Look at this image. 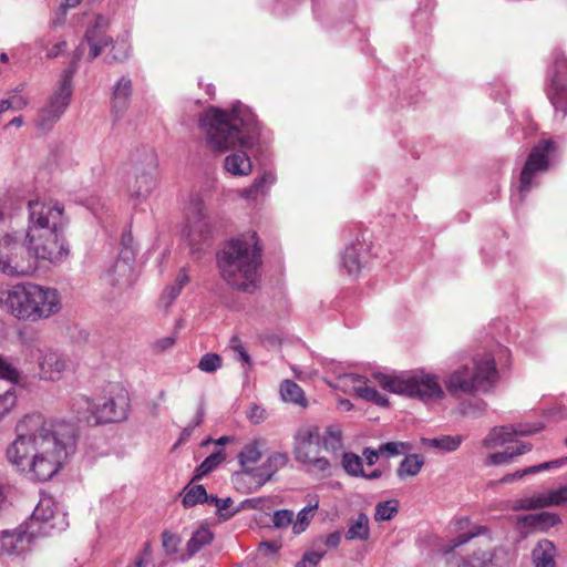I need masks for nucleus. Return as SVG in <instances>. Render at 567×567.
Masks as SVG:
<instances>
[{
    "label": "nucleus",
    "mask_w": 567,
    "mask_h": 567,
    "mask_svg": "<svg viewBox=\"0 0 567 567\" xmlns=\"http://www.w3.org/2000/svg\"><path fill=\"white\" fill-rule=\"evenodd\" d=\"M76 435L72 424L50 422L40 414L24 416L17 424V436L7 447L9 463L31 480L47 482L75 452Z\"/></svg>",
    "instance_id": "nucleus-1"
},
{
    "label": "nucleus",
    "mask_w": 567,
    "mask_h": 567,
    "mask_svg": "<svg viewBox=\"0 0 567 567\" xmlns=\"http://www.w3.org/2000/svg\"><path fill=\"white\" fill-rule=\"evenodd\" d=\"M199 127L205 132L208 144L219 152L236 146L251 147L260 132L255 114L239 102L233 105L230 112L208 109L199 117Z\"/></svg>",
    "instance_id": "nucleus-2"
},
{
    "label": "nucleus",
    "mask_w": 567,
    "mask_h": 567,
    "mask_svg": "<svg viewBox=\"0 0 567 567\" xmlns=\"http://www.w3.org/2000/svg\"><path fill=\"white\" fill-rule=\"evenodd\" d=\"M221 278L231 287L252 292L260 279L261 248L256 233L230 239L218 254Z\"/></svg>",
    "instance_id": "nucleus-3"
},
{
    "label": "nucleus",
    "mask_w": 567,
    "mask_h": 567,
    "mask_svg": "<svg viewBox=\"0 0 567 567\" xmlns=\"http://www.w3.org/2000/svg\"><path fill=\"white\" fill-rule=\"evenodd\" d=\"M0 305L14 318L31 322L48 319L61 308L56 289L32 282L1 290Z\"/></svg>",
    "instance_id": "nucleus-4"
},
{
    "label": "nucleus",
    "mask_w": 567,
    "mask_h": 567,
    "mask_svg": "<svg viewBox=\"0 0 567 567\" xmlns=\"http://www.w3.org/2000/svg\"><path fill=\"white\" fill-rule=\"evenodd\" d=\"M499 380L495 358L491 353L477 354L472 363L461 364L444 378V384L452 395H475L491 392Z\"/></svg>",
    "instance_id": "nucleus-5"
},
{
    "label": "nucleus",
    "mask_w": 567,
    "mask_h": 567,
    "mask_svg": "<svg viewBox=\"0 0 567 567\" xmlns=\"http://www.w3.org/2000/svg\"><path fill=\"white\" fill-rule=\"evenodd\" d=\"M372 379L385 391L394 394L417 398L422 401L442 399L444 391L435 374L424 371L399 374L373 373Z\"/></svg>",
    "instance_id": "nucleus-6"
},
{
    "label": "nucleus",
    "mask_w": 567,
    "mask_h": 567,
    "mask_svg": "<svg viewBox=\"0 0 567 567\" xmlns=\"http://www.w3.org/2000/svg\"><path fill=\"white\" fill-rule=\"evenodd\" d=\"M128 409V395L120 386L112 388L109 396L103 398L101 402L80 396L73 403L78 419L91 425L124 421L127 417Z\"/></svg>",
    "instance_id": "nucleus-7"
},
{
    "label": "nucleus",
    "mask_w": 567,
    "mask_h": 567,
    "mask_svg": "<svg viewBox=\"0 0 567 567\" xmlns=\"http://www.w3.org/2000/svg\"><path fill=\"white\" fill-rule=\"evenodd\" d=\"M320 432L315 424H302L293 434L292 452L295 460L305 465L308 473L323 477L330 472V462L319 456Z\"/></svg>",
    "instance_id": "nucleus-8"
},
{
    "label": "nucleus",
    "mask_w": 567,
    "mask_h": 567,
    "mask_svg": "<svg viewBox=\"0 0 567 567\" xmlns=\"http://www.w3.org/2000/svg\"><path fill=\"white\" fill-rule=\"evenodd\" d=\"M83 43L78 48L70 69L61 75L58 85L53 89L45 104L39 110L37 126L43 131L50 130L66 111L73 92L72 78L76 70V61L83 50Z\"/></svg>",
    "instance_id": "nucleus-9"
},
{
    "label": "nucleus",
    "mask_w": 567,
    "mask_h": 567,
    "mask_svg": "<svg viewBox=\"0 0 567 567\" xmlns=\"http://www.w3.org/2000/svg\"><path fill=\"white\" fill-rule=\"evenodd\" d=\"M157 167L158 161L153 152H146L143 159L134 162L126 181L127 194L134 205L146 200L156 188Z\"/></svg>",
    "instance_id": "nucleus-10"
},
{
    "label": "nucleus",
    "mask_w": 567,
    "mask_h": 567,
    "mask_svg": "<svg viewBox=\"0 0 567 567\" xmlns=\"http://www.w3.org/2000/svg\"><path fill=\"white\" fill-rule=\"evenodd\" d=\"M556 151L557 145L550 138H544L533 146L520 173L517 200L522 202L523 197L537 185L535 179L549 171Z\"/></svg>",
    "instance_id": "nucleus-11"
},
{
    "label": "nucleus",
    "mask_w": 567,
    "mask_h": 567,
    "mask_svg": "<svg viewBox=\"0 0 567 567\" xmlns=\"http://www.w3.org/2000/svg\"><path fill=\"white\" fill-rule=\"evenodd\" d=\"M29 536H49L62 532L69 526L66 514L49 495H42L31 517L24 523Z\"/></svg>",
    "instance_id": "nucleus-12"
},
{
    "label": "nucleus",
    "mask_w": 567,
    "mask_h": 567,
    "mask_svg": "<svg viewBox=\"0 0 567 567\" xmlns=\"http://www.w3.org/2000/svg\"><path fill=\"white\" fill-rule=\"evenodd\" d=\"M28 249L37 260H45L51 264L61 262L69 255L68 246L59 229L33 228L27 234Z\"/></svg>",
    "instance_id": "nucleus-13"
},
{
    "label": "nucleus",
    "mask_w": 567,
    "mask_h": 567,
    "mask_svg": "<svg viewBox=\"0 0 567 567\" xmlns=\"http://www.w3.org/2000/svg\"><path fill=\"white\" fill-rule=\"evenodd\" d=\"M287 462L288 456L286 453L275 452L261 466L235 473L233 482L237 489L252 493L264 486L278 468L285 466Z\"/></svg>",
    "instance_id": "nucleus-14"
},
{
    "label": "nucleus",
    "mask_w": 567,
    "mask_h": 567,
    "mask_svg": "<svg viewBox=\"0 0 567 567\" xmlns=\"http://www.w3.org/2000/svg\"><path fill=\"white\" fill-rule=\"evenodd\" d=\"M29 227L28 233L33 228L59 229L62 225L63 209L53 202L33 199L29 202Z\"/></svg>",
    "instance_id": "nucleus-15"
},
{
    "label": "nucleus",
    "mask_w": 567,
    "mask_h": 567,
    "mask_svg": "<svg viewBox=\"0 0 567 567\" xmlns=\"http://www.w3.org/2000/svg\"><path fill=\"white\" fill-rule=\"evenodd\" d=\"M547 95L557 112L563 117L567 115V62L565 59L556 60L549 71Z\"/></svg>",
    "instance_id": "nucleus-16"
},
{
    "label": "nucleus",
    "mask_w": 567,
    "mask_h": 567,
    "mask_svg": "<svg viewBox=\"0 0 567 567\" xmlns=\"http://www.w3.org/2000/svg\"><path fill=\"white\" fill-rule=\"evenodd\" d=\"M209 233V224L206 219L203 204L196 199L192 209L187 213L186 225L183 228V236L187 238L190 246L195 248L204 240Z\"/></svg>",
    "instance_id": "nucleus-17"
},
{
    "label": "nucleus",
    "mask_w": 567,
    "mask_h": 567,
    "mask_svg": "<svg viewBox=\"0 0 567 567\" xmlns=\"http://www.w3.org/2000/svg\"><path fill=\"white\" fill-rule=\"evenodd\" d=\"M133 95V81L122 75L112 86L110 107L113 121H120L130 107Z\"/></svg>",
    "instance_id": "nucleus-18"
},
{
    "label": "nucleus",
    "mask_w": 567,
    "mask_h": 567,
    "mask_svg": "<svg viewBox=\"0 0 567 567\" xmlns=\"http://www.w3.org/2000/svg\"><path fill=\"white\" fill-rule=\"evenodd\" d=\"M38 365L40 379L45 381H59L69 370L66 358L53 350L43 351L39 357Z\"/></svg>",
    "instance_id": "nucleus-19"
},
{
    "label": "nucleus",
    "mask_w": 567,
    "mask_h": 567,
    "mask_svg": "<svg viewBox=\"0 0 567 567\" xmlns=\"http://www.w3.org/2000/svg\"><path fill=\"white\" fill-rule=\"evenodd\" d=\"M34 537L29 536L25 525H21L19 530L0 532V555L21 554L25 551Z\"/></svg>",
    "instance_id": "nucleus-20"
},
{
    "label": "nucleus",
    "mask_w": 567,
    "mask_h": 567,
    "mask_svg": "<svg viewBox=\"0 0 567 567\" xmlns=\"http://www.w3.org/2000/svg\"><path fill=\"white\" fill-rule=\"evenodd\" d=\"M105 25L106 20L103 17H97L94 24L85 33V42L90 47L89 61L97 58L102 50L112 43V39L104 32Z\"/></svg>",
    "instance_id": "nucleus-21"
},
{
    "label": "nucleus",
    "mask_w": 567,
    "mask_h": 567,
    "mask_svg": "<svg viewBox=\"0 0 567 567\" xmlns=\"http://www.w3.org/2000/svg\"><path fill=\"white\" fill-rule=\"evenodd\" d=\"M532 430L515 429L514 426L493 427L483 440V446L486 449H496L514 441L517 435H527Z\"/></svg>",
    "instance_id": "nucleus-22"
},
{
    "label": "nucleus",
    "mask_w": 567,
    "mask_h": 567,
    "mask_svg": "<svg viewBox=\"0 0 567 567\" xmlns=\"http://www.w3.org/2000/svg\"><path fill=\"white\" fill-rule=\"evenodd\" d=\"M103 280L111 287L124 289L132 284V266L125 260H116L114 265L106 270Z\"/></svg>",
    "instance_id": "nucleus-23"
},
{
    "label": "nucleus",
    "mask_w": 567,
    "mask_h": 567,
    "mask_svg": "<svg viewBox=\"0 0 567 567\" xmlns=\"http://www.w3.org/2000/svg\"><path fill=\"white\" fill-rule=\"evenodd\" d=\"M266 447L267 441L262 437L254 439L252 441L245 444L237 455L238 462L241 466V471L252 470L254 467L249 466L260 461Z\"/></svg>",
    "instance_id": "nucleus-24"
},
{
    "label": "nucleus",
    "mask_w": 567,
    "mask_h": 567,
    "mask_svg": "<svg viewBox=\"0 0 567 567\" xmlns=\"http://www.w3.org/2000/svg\"><path fill=\"white\" fill-rule=\"evenodd\" d=\"M348 377L354 383L353 390L359 398L379 406H388V398L370 385L368 381L357 374H349Z\"/></svg>",
    "instance_id": "nucleus-25"
},
{
    "label": "nucleus",
    "mask_w": 567,
    "mask_h": 567,
    "mask_svg": "<svg viewBox=\"0 0 567 567\" xmlns=\"http://www.w3.org/2000/svg\"><path fill=\"white\" fill-rule=\"evenodd\" d=\"M371 537L370 518L365 513H359L348 520V528L344 538L348 542H368Z\"/></svg>",
    "instance_id": "nucleus-26"
},
{
    "label": "nucleus",
    "mask_w": 567,
    "mask_h": 567,
    "mask_svg": "<svg viewBox=\"0 0 567 567\" xmlns=\"http://www.w3.org/2000/svg\"><path fill=\"white\" fill-rule=\"evenodd\" d=\"M23 252H24L23 247L16 241L14 252L10 255V258L8 259V264H9V266H13V267L16 265L22 266V270H21V268H18V271L14 272V270L12 269L11 272H4L6 276H9V277L27 276V275L32 274L37 269V261H35L34 255L29 251L28 256L24 257Z\"/></svg>",
    "instance_id": "nucleus-27"
},
{
    "label": "nucleus",
    "mask_w": 567,
    "mask_h": 567,
    "mask_svg": "<svg viewBox=\"0 0 567 567\" xmlns=\"http://www.w3.org/2000/svg\"><path fill=\"white\" fill-rule=\"evenodd\" d=\"M364 250L365 247L362 243L352 244L344 249L341 256V267L348 275L355 276L359 274L363 267L362 252Z\"/></svg>",
    "instance_id": "nucleus-28"
},
{
    "label": "nucleus",
    "mask_w": 567,
    "mask_h": 567,
    "mask_svg": "<svg viewBox=\"0 0 567 567\" xmlns=\"http://www.w3.org/2000/svg\"><path fill=\"white\" fill-rule=\"evenodd\" d=\"M224 167L234 176H247L252 171L250 157L244 151L227 155L224 159Z\"/></svg>",
    "instance_id": "nucleus-29"
},
{
    "label": "nucleus",
    "mask_w": 567,
    "mask_h": 567,
    "mask_svg": "<svg viewBox=\"0 0 567 567\" xmlns=\"http://www.w3.org/2000/svg\"><path fill=\"white\" fill-rule=\"evenodd\" d=\"M556 548L547 539L539 540L532 550V561L534 567H556Z\"/></svg>",
    "instance_id": "nucleus-30"
},
{
    "label": "nucleus",
    "mask_w": 567,
    "mask_h": 567,
    "mask_svg": "<svg viewBox=\"0 0 567 567\" xmlns=\"http://www.w3.org/2000/svg\"><path fill=\"white\" fill-rule=\"evenodd\" d=\"M276 177L272 173L266 172L254 183L239 192L241 198L247 200H257L259 196H265L270 186L275 183Z\"/></svg>",
    "instance_id": "nucleus-31"
},
{
    "label": "nucleus",
    "mask_w": 567,
    "mask_h": 567,
    "mask_svg": "<svg viewBox=\"0 0 567 567\" xmlns=\"http://www.w3.org/2000/svg\"><path fill=\"white\" fill-rule=\"evenodd\" d=\"M280 398L286 403H291L300 408L308 406V400L303 390L292 380H284L279 388Z\"/></svg>",
    "instance_id": "nucleus-32"
},
{
    "label": "nucleus",
    "mask_w": 567,
    "mask_h": 567,
    "mask_svg": "<svg viewBox=\"0 0 567 567\" xmlns=\"http://www.w3.org/2000/svg\"><path fill=\"white\" fill-rule=\"evenodd\" d=\"M532 450V445L520 442L516 446L508 447L504 452L493 453L487 456L486 465H502L513 461L514 457L523 455Z\"/></svg>",
    "instance_id": "nucleus-33"
},
{
    "label": "nucleus",
    "mask_w": 567,
    "mask_h": 567,
    "mask_svg": "<svg viewBox=\"0 0 567 567\" xmlns=\"http://www.w3.org/2000/svg\"><path fill=\"white\" fill-rule=\"evenodd\" d=\"M320 443L328 452H339L343 447L342 430L337 424H331L326 427L322 436L320 435Z\"/></svg>",
    "instance_id": "nucleus-34"
},
{
    "label": "nucleus",
    "mask_w": 567,
    "mask_h": 567,
    "mask_svg": "<svg viewBox=\"0 0 567 567\" xmlns=\"http://www.w3.org/2000/svg\"><path fill=\"white\" fill-rule=\"evenodd\" d=\"M214 539L213 532L207 526H200L195 530L186 544L187 557L198 553L204 546L210 544Z\"/></svg>",
    "instance_id": "nucleus-35"
},
{
    "label": "nucleus",
    "mask_w": 567,
    "mask_h": 567,
    "mask_svg": "<svg viewBox=\"0 0 567 567\" xmlns=\"http://www.w3.org/2000/svg\"><path fill=\"white\" fill-rule=\"evenodd\" d=\"M183 493L182 504L185 508L207 503L210 498L203 485H187Z\"/></svg>",
    "instance_id": "nucleus-36"
},
{
    "label": "nucleus",
    "mask_w": 567,
    "mask_h": 567,
    "mask_svg": "<svg viewBox=\"0 0 567 567\" xmlns=\"http://www.w3.org/2000/svg\"><path fill=\"white\" fill-rule=\"evenodd\" d=\"M561 463H563L561 461L556 460V461L545 462V463H542L538 465H533V466L526 467L524 470H519L514 473L507 474L504 477H502L499 482L503 484L511 483L515 480H520L524 476L529 475V474H536L542 471H547V470L558 467L561 465Z\"/></svg>",
    "instance_id": "nucleus-37"
},
{
    "label": "nucleus",
    "mask_w": 567,
    "mask_h": 567,
    "mask_svg": "<svg viewBox=\"0 0 567 567\" xmlns=\"http://www.w3.org/2000/svg\"><path fill=\"white\" fill-rule=\"evenodd\" d=\"M16 240H13L10 236H3L0 238V272L4 275V272H11L12 269L14 272L18 271V268L22 269V266L16 265L9 266L8 259L10 255L14 252Z\"/></svg>",
    "instance_id": "nucleus-38"
},
{
    "label": "nucleus",
    "mask_w": 567,
    "mask_h": 567,
    "mask_svg": "<svg viewBox=\"0 0 567 567\" xmlns=\"http://www.w3.org/2000/svg\"><path fill=\"white\" fill-rule=\"evenodd\" d=\"M189 281L188 275L185 269H181L176 280L173 285L168 286L162 293L161 300L165 307H169L173 301L179 296L184 286Z\"/></svg>",
    "instance_id": "nucleus-39"
},
{
    "label": "nucleus",
    "mask_w": 567,
    "mask_h": 567,
    "mask_svg": "<svg viewBox=\"0 0 567 567\" xmlns=\"http://www.w3.org/2000/svg\"><path fill=\"white\" fill-rule=\"evenodd\" d=\"M424 465V458L420 454L406 455L398 468V476L404 478L406 476H415L420 473Z\"/></svg>",
    "instance_id": "nucleus-40"
},
{
    "label": "nucleus",
    "mask_w": 567,
    "mask_h": 567,
    "mask_svg": "<svg viewBox=\"0 0 567 567\" xmlns=\"http://www.w3.org/2000/svg\"><path fill=\"white\" fill-rule=\"evenodd\" d=\"M543 507H549L545 493L516 499L512 505L513 511H532Z\"/></svg>",
    "instance_id": "nucleus-41"
},
{
    "label": "nucleus",
    "mask_w": 567,
    "mask_h": 567,
    "mask_svg": "<svg viewBox=\"0 0 567 567\" xmlns=\"http://www.w3.org/2000/svg\"><path fill=\"white\" fill-rule=\"evenodd\" d=\"M343 470L347 472V474L351 476H361L364 475V471L362 467V460L359 455L347 452L342 455L341 461Z\"/></svg>",
    "instance_id": "nucleus-42"
},
{
    "label": "nucleus",
    "mask_w": 567,
    "mask_h": 567,
    "mask_svg": "<svg viewBox=\"0 0 567 567\" xmlns=\"http://www.w3.org/2000/svg\"><path fill=\"white\" fill-rule=\"evenodd\" d=\"M317 504L315 506H306L297 514L296 519L293 518L292 522L293 534L299 535L307 529L313 517V512L315 509H317Z\"/></svg>",
    "instance_id": "nucleus-43"
},
{
    "label": "nucleus",
    "mask_w": 567,
    "mask_h": 567,
    "mask_svg": "<svg viewBox=\"0 0 567 567\" xmlns=\"http://www.w3.org/2000/svg\"><path fill=\"white\" fill-rule=\"evenodd\" d=\"M224 451H217L207 456L196 470L195 478H200L215 470L224 460Z\"/></svg>",
    "instance_id": "nucleus-44"
},
{
    "label": "nucleus",
    "mask_w": 567,
    "mask_h": 567,
    "mask_svg": "<svg viewBox=\"0 0 567 567\" xmlns=\"http://www.w3.org/2000/svg\"><path fill=\"white\" fill-rule=\"evenodd\" d=\"M485 532V527H482V526H475L473 529H471L470 532L467 533H464V534H461L458 535L455 539H453L450 544L447 545H444L442 547V551L444 554H450L452 553L455 548L464 545L465 543H467L470 539L483 534Z\"/></svg>",
    "instance_id": "nucleus-45"
},
{
    "label": "nucleus",
    "mask_w": 567,
    "mask_h": 567,
    "mask_svg": "<svg viewBox=\"0 0 567 567\" xmlns=\"http://www.w3.org/2000/svg\"><path fill=\"white\" fill-rule=\"evenodd\" d=\"M398 513L396 501L380 502L375 506L374 519L377 522L390 520Z\"/></svg>",
    "instance_id": "nucleus-46"
},
{
    "label": "nucleus",
    "mask_w": 567,
    "mask_h": 567,
    "mask_svg": "<svg viewBox=\"0 0 567 567\" xmlns=\"http://www.w3.org/2000/svg\"><path fill=\"white\" fill-rule=\"evenodd\" d=\"M127 567H156L153 561V546L151 542L144 543L134 561Z\"/></svg>",
    "instance_id": "nucleus-47"
},
{
    "label": "nucleus",
    "mask_w": 567,
    "mask_h": 567,
    "mask_svg": "<svg viewBox=\"0 0 567 567\" xmlns=\"http://www.w3.org/2000/svg\"><path fill=\"white\" fill-rule=\"evenodd\" d=\"M181 543L182 538L178 535L169 530H164L162 533V547L166 555H176L178 553Z\"/></svg>",
    "instance_id": "nucleus-48"
},
{
    "label": "nucleus",
    "mask_w": 567,
    "mask_h": 567,
    "mask_svg": "<svg viewBox=\"0 0 567 567\" xmlns=\"http://www.w3.org/2000/svg\"><path fill=\"white\" fill-rule=\"evenodd\" d=\"M0 379L11 383H18L20 380L19 370L3 355L0 354Z\"/></svg>",
    "instance_id": "nucleus-49"
},
{
    "label": "nucleus",
    "mask_w": 567,
    "mask_h": 567,
    "mask_svg": "<svg viewBox=\"0 0 567 567\" xmlns=\"http://www.w3.org/2000/svg\"><path fill=\"white\" fill-rule=\"evenodd\" d=\"M412 450V445L408 442H388L379 446L381 455L396 456Z\"/></svg>",
    "instance_id": "nucleus-50"
},
{
    "label": "nucleus",
    "mask_w": 567,
    "mask_h": 567,
    "mask_svg": "<svg viewBox=\"0 0 567 567\" xmlns=\"http://www.w3.org/2000/svg\"><path fill=\"white\" fill-rule=\"evenodd\" d=\"M198 369L206 373H214L221 368V358L217 353H206L198 362Z\"/></svg>",
    "instance_id": "nucleus-51"
},
{
    "label": "nucleus",
    "mask_w": 567,
    "mask_h": 567,
    "mask_svg": "<svg viewBox=\"0 0 567 567\" xmlns=\"http://www.w3.org/2000/svg\"><path fill=\"white\" fill-rule=\"evenodd\" d=\"M535 520H536V529L540 532H545L548 528L555 526L559 523L558 515L549 512H540L535 514Z\"/></svg>",
    "instance_id": "nucleus-52"
},
{
    "label": "nucleus",
    "mask_w": 567,
    "mask_h": 567,
    "mask_svg": "<svg viewBox=\"0 0 567 567\" xmlns=\"http://www.w3.org/2000/svg\"><path fill=\"white\" fill-rule=\"evenodd\" d=\"M132 47L127 40H117L112 48V59L115 62H125L131 56Z\"/></svg>",
    "instance_id": "nucleus-53"
},
{
    "label": "nucleus",
    "mask_w": 567,
    "mask_h": 567,
    "mask_svg": "<svg viewBox=\"0 0 567 567\" xmlns=\"http://www.w3.org/2000/svg\"><path fill=\"white\" fill-rule=\"evenodd\" d=\"M293 512L290 509H278L272 515V526L277 529L287 528L288 526H292L293 522Z\"/></svg>",
    "instance_id": "nucleus-54"
},
{
    "label": "nucleus",
    "mask_w": 567,
    "mask_h": 567,
    "mask_svg": "<svg viewBox=\"0 0 567 567\" xmlns=\"http://www.w3.org/2000/svg\"><path fill=\"white\" fill-rule=\"evenodd\" d=\"M545 494L549 507L567 504V485L549 491Z\"/></svg>",
    "instance_id": "nucleus-55"
},
{
    "label": "nucleus",
    "mask_w": 567,
    "mask_h": 567,
    "mask_svg": "<svg viewBox=\"0 0 567 567\" xmlns=\"http://www.w3.org/2000/svg\"><path fill=\"white\" fill-rule=\"evenodd\" d=\"M209 503L214 504L217 508V514L223 517L224 519H228L229 517L234 516L238 511H234L228 514H224V511H227L230 505L233 504V499L230 497L226 498H218L217 496H210Z\"/></svg>",
    "instance_id": "nucleus-56"
},
{
    "label": "nucleus",
    "mask_w": 567,
    "mask_h": 567,
    "mask_svg": "<svg viewBox=\"0 0 567 567\" xmlns=\"http://www.w3.org/2000/svg\"><path fill=\"white\" fill-rule=\"evenodd\" d=\"M463 440L462 435H441L440 451L454 452L461 446Z\"/></svg>",
    "instance_id": "nucleus-57"
},
{
    "label": "nucleus",
    "mask_w": 567,
    "mask_h": 567,
    "mask_svg": "<svg viewBox=\"0 0 567 567\" xmlns=\"http://www.w3.org/2000/svg\"><path fill=\"white\" fill-rule=\"evenodd\" d=\"M326 555V551H307L302 559L298 561L297 567H316Z\"/></svg>",
    "instance_id": "nucleus-58"
},
{
    "label": "nucleus",
    "mask_w": 567,
    "mask_h": 567,
    "mask_svg": "<svg viewBox=\"0 0 567 567\" xmlns=\"http://www.w3.org/2000/svg\"><path fill=\"white\" fill-rule=\"evenodd\" d=\"M230 348L234 350V352L237 354V359L246 363L247 365H250V357L245 350L240 339L237 336H234L230 339Z\"/></svg>",
    "instance_id": "nucleus-59"
},
{
    "label": "nucleus",
    "mask_w": 567,
    "mask_h": 567,
    "mask_svg": "<svg viewBox=\"0 0 567 567\" xmlns=\"http://www.w3.org/2000/svg\"><path fill=\"white\" fill-rule=\"evenodd\" d=\"M176 342V336L171 334L155 340L152 344V348L156 352H163L165 350L171 349Z\"/></svg>",
    "instance_id": "nucleus-60"
},
{
    "label": "nucleus",
    "mask_w": 567,
    "mask_h": 567,
    "mask_svg": "<svg viewBox=\"0 0 567 567\" xmlns=\"http://www.w3.org/2000/svg\"><path fill=\"white\" fill-rule=\"evenodd\" d=\"M247 417L255 424H259L266 420V410L257 404H252L247 411Z\"/></svg>",
    "instance_id": "nucleus-61"
},
{
    "label": "nucleus",
    "mask_w": 567,
    "mask_h": 567,
    "mask_svg": "<svg viewBox=\"0 0 567 567\" xmlns=\"http://www.w3.org/2000/svg\"><path fill=\"white\" fill-rule=\"evenodd\" d=\"M10 110L20 111L29 104V99L22 94H12L7 99Z\"/></svg>",
    "instance_id": "nucleus-62"
},
{
    "label": "nucleus",
    "mask_w": 567,
    "mask_h": 567,
    "mask_svg": "<svg viewBox=\"0 0 567 567\" xmlns=\"http://www.w3.org/2000/svg\"><path fill=\"white\" fill-rule=\"evenodd\" d=\"M517 524H518L519 528L525 529L526 532L537 530L535 514H528V515L518 517Z\"/></svg>",
    "instance_id": "nucleus-63"
},
{
    "label": "nucleus",
    "mask_w": 567,
    "mask_h": 567,
    "mask_svg": "<svg viewBox=\"0 0 567 567\" xmlns=\"http://www.w3.org/2000/svg\"><path fill=\"white\" fill-rule=\"evenodd\" d=\"M341 539H342V534L340 530H336L333 533H330L329 535H327L322 543L329 547V548H337L340 543H341Z\"/></svg>",
    "instance_id": "nucleus-64"
}]
</instances>
